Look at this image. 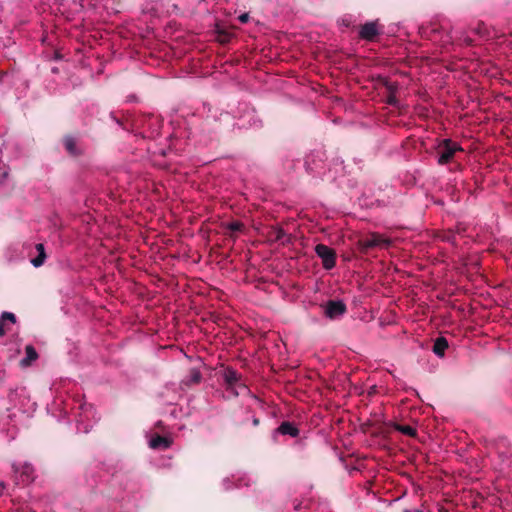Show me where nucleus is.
Returning a JSON list of instances; mask_svg holds the SVG:
<instances>
[{
	"mask_svg": "<svg viewBox=\"0 0 512 512\" xmlns=\"http://www.w3.org/2000/svg\"><path fill=\"white\" fill-rule=\"evenodd\" d=\"M462 151L460 145L450 139H444L437 147L438 163L441 165L449 163L456 152Z\"/></svg>",
	"mask_w": 512,
	"mask_h": 512,
	"instance_id": "f257e3e1",
	"label": "nucleus"
},
{
	"mask_svg": "<svg viewBox=\"0 0 512 512\" xmlns=\"http://www.w3.org/2000/svg\"><path fill=\"white\" fill-rule=\"evenodd\" d=\"M391 244V240L379 233H371L366 238L359 240L358 245L362 250L373 247L385 248Z\"/></svg>",
	"mask_w": 512,
	"mask_h": 512,
	"instance_id": "f03ea898",
	"label": "nucleus"
},
{
	"mask_svg": "<svg viewBox=\"0 0 512 512\" xmlns=\"http://www.w3.org/2000/svg\"><path fill=\"white\" fill-rule=\"evenodd\" d=\"M316 254L322 259L323 267L327 270L332 269L336 264L335 252L324 244H318L315 247Z\"/></svg>",
	"mask_w": 512,
	"mask_h": 512,
	"instance_id": "7ed1b4c3",
	"label": "nucleus"
},
{
	"mask_svg": "<svg viewBox=\"0 0 512 512\" xmlns=\"http://www.w3.org/2000/svg\"><path fill=\"white\" fill-rule=\"evenodd\" d=\"M324 309L325 315L328 318L333 319L343 315L346 311V306L341 301H329L324 306Z\"/></svg>",
	"mask_w": 512,
	"mask_h": 512,
	"instance_id": "20e7f679",
	"label": "nucleus"
},
{
	"mask_svg": "<svg viewBox=\"0 0 512 512\" xmlns=\"http://www.w3.org/2000/svg\"><path fill=\"white\" fill-rule=\"evenodd\" d=\"M16 318L13 313L3 312L0 317V337H3L7 331L10 330V326L15 324Z\"/></svg>",
	"mask_w": 512,
	"mask_h": 512,
	"instance_id": "39448f33",
	"label": "nucleus"
},
{
	"mask_svg": "<svg viewBox=\"0 0 512 512\" xmlns=\"http://www.w3.org/2000/svg\"><path fill=\"white\" fill-rule=\"evenodd\" d=\"M378 34L375 23H366L360 29V36L363 39L372 40Z\"/></svg>",
	"mask_w": 512,
	"mask_h": 512,
	"instance_id": "423d86ee",
	"label": "nucleus"
},
{
	"mask_svg": "<svg viewBox=\"0 0 512 512\" xmlns=\"http://www.w3.org/2000/svg\"><path fill=\"white\" fill-rule=\"evenodd\" d=\"M26 356L20 362L22 367H29L38 358V353L32 345L25 347Z\"/></svg>",
	"mask_w": 512,
	"mask_h": 512,
	"instance_id": "0eeeda50",
	"label": "nucleus"
},
{
	"mask_svg": "<svg viewBox=\"0 0 512 512\" xmlns=\"http://www.w3.org/2000/svg\"><path fill=\"white\" fill-rule=\"evenodd\" d=\"M171 445V441L166 438L159 435L153 436L149 441V446L152 449H158V448H169Z\"/></svg>",
	"mask_w": 512,
	"mask_h": 512,
	"instance_id": "6e6552de",
	"label": "nucleus"
},
{
	"mask_svg": "<svg viewBox=\"0 0 512 512\" xmlns=\"http://www.w3.org/2000/svg\"><path fill=\"white\" fill-rule=\"evenodd\" d=\"M278 431L283 435H290L293 437H296L298 435V429L289 422H283L279 426Z\"/></svg>",
	"mask_w": 512,
	"mask_h": 512,
	"instance_id": "1a4fd4ad",
	"label": "nucleus"
},
{
	"mask_svg": "<svg viewBox=\"0 0 512 512\" xmlns=\"http://www.w3.org/2000/svg\"><path fill=\"white\" fill-rule=\"evenodd\" d=\"M447 347H448L447 340L445 338L441 337V338L436 339L434 346H433V351L436 355L443 356Z\"/></svg>",
	"mask_w": 512,
	"mask_h": 512,
	"instance_id": "9d476101",
	"label": "nucleus"
},
{
	"mask_svg": "<svg viewBox=\"0 0 512 512\" xmlns=\"http://www.w3.org/2000/svg\"><path fill=\"white\" fill-rule=\"evenodd\" d=\"M36 250L39 253V255H38V257L32 259L31 262L35 267H40L44 263L45 258H46L44 245L41 243L37 244Z\"/></svg>",
	"mask_w": 512,
	"mask_h": 512,
	"instance_id": "9b49d317",
	"label": "nucleus"
},
{
	"mask_svg": "<svg viewBox=\"0 0 512 512\" xmlns=\"http://www.w3.org/2000/svg\"><path fill=\"white\" fill-rule=\"evenodd\" d=\"M225 381L229 386H232L234 383L238 381V375L233 370H227L225 372Z\"/></svg>",
	"mask_w": 512,
	"mask_h": 512,
	"instance_id": "f8f14e48",
	"label": "nucleus"
},
{
	"mask_svg": "<svg viewBox=\"0 0 512 512\" xmlns=\"http://www.w3.org/2000/svg\"><path fill=\"white\" fill-rule=\"evenodd\" d=\"M396 428L398 431H400L401 433H403L405 435H408V436L416 435V430L409 425H398Z\"/></svg>",
	"mask_w": 512,
	"mask_h": 512,
	"instance_id": "ddd939ff",
	"label": "nucleus"
},
{
	"mask_svg": "<svg viewBox=\"0 0 512 512\" xmlns=\"http://www.w3.org/2000/svg\"><path fill=\"white\" fill-rule=\"evenodd\" d=\"M243 228V224L241 222L235 221L228 224V229L232 232L240 231Z\"/></svg>",
	"mask_w": 512,
	"mask_h": 512,
	"instance_id": "4468645a",
	"label": "nucleus"
},
{
	"mask_svg": "<svg viewBox=\"0 0 512 512\" xmlns=\"http://www.w3.org/2000/svg\"><path fill=\"white\" fill-rule=\"evenodd\" d=\"M66 148L70 153H75V144L72 139H67L65 142Z\"/></svg>",
	"mask_w": 512,
	"mask_h": 512,
	"instance_id": "2eb2a0df",
	"label": "nucleus"
},
{
	"mask_svg": "<svg viewBox=\"0 0 512 512\" xmlns=\"http://www.w3.org/2000/svg\"><path fill=\"white\" fill-rule=\"evenodd\" d=\"M248 19H249V15L247 13H244L239 16V20L242 23H246L248 21Z\"/></svg>",
	"mask_w": 512,
	"mask_h": 512,
	"instance_id": "dca6fc26",
	"label": "nucleus"
},
{
	"mask_svg": "<svg viewBox=\"0 0 512 512\" xmlns=\"http://www.w3.org/2000/svg\"><path fill=\"white\" fill-rule=\"evenodd\" d=\"M4 490V485L2 483H0V494L3 492Z\"/></svg>",
	"mask_w": 512,
	"mask_h": 512,
	"instance_id": "f3484780",
	"label": "nucleus"
},
{
	"mask_svg": "<svg viewBox=\"0 0 512 512\" xmlns=\"http://www.w3.org/2000/svg\"><path fill=\"white\" fill-rule=\"evenodd\" d=\"M405 512H421V511H420V510H418V509H415V510H413V511L405 510Z\"/></svg>",
	"mask_w": 512,
	"mask_h": 512,
	"instance_id": "a211bd4d",
	"label": "nucleus"
}]
</instances>
